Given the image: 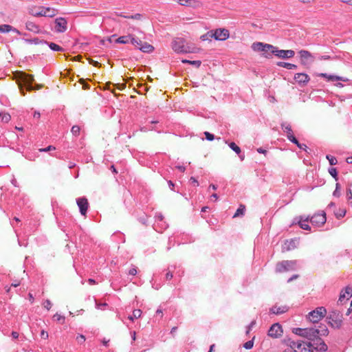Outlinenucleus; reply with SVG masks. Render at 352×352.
I'll use <instances>...</instances> for the list:
<instances>
[{
  "label": "nucleus",
  "instance_id": "38",
  "mask_svg": "<svg viewBox=\"0 0 352 352\" xmlns=\"http://www.w3.org/2000/svg\"><path fill=\"white\" fill-rule=\"evenodd\" d=\"M230 148L233 150L236 154H239L241 150L234 142H231L229 144Z\"/></svg>",
  "mask_w": 352,
  "mask_h": 352
},
{
  "label": "nucleus",
  "instance_id": "64",
  "mask_svg": "<svg viewBox=\"0 0 352 352\" xmlns=\"http://www.w3.org/2000/svg\"><path fill=\"white\" fill-rule=\"evenodd\" d=\"M28 296H29V300L31 302V303H33L34 298L32 294L31 293H29Z\"/></svg>",
  "mask_w": 352,
  "mask_h": 352
},
{
  "label": "nucleus",
  "instance_id": "20",
  "mask_svg": "<svg viewBox=\"0 0 352 352\" xmlns=\"http://www.w3.org/2000/svg\"><path fill=\"white\" fill-rule=\"evenodd\" d=\"M309 220H310L309 217L300 216L298 217V224L303 230H311V227L308 224Z\"/></svg>",
  "mask_w": 352,
  "mask_h": 352
},
{
  "label": "nucleus",
  "instance_id": "44",
  "mask_svg": "<svg viewBox=\"0 0 352 352\" xmlns=\"http://www.w3.org/2000/svg\"><path fill=\"white\" fill-rule=\"evenodd\" d=\"M204 135L206 136V138L209 141H212L214 139V135L208 131H205Z\"/></svg>",
  "mask_w": 352,
  "mask_h": 352
},
{
  "label": "nucleus",
  "instance_id": "51",
  "mask_svg": "<svg viewBox=\"0 0 352 352\" xmlns=\"http://www.w3.org/2000/svg\"><path fill=\"white\" fill-rule=\"evenodd\" d=\"M79 343H83L85 341V337L83 335H80L76 338Z\"/></svg>",
  "mask_w": 352,
  "mask_h": 352
},
{
  "label": "nucleus",
  "instance_id": "50",
  "mask_svg": "<svg viewBox=\"0 0 352 352\" xmlns=\"http://www.w3.org/2000/svg\"><path fill=\"white\" fill-rule=\"evenodd\" d=\"M48 333L47 331H45V330H42L41 332V338L43 339H47L48 338Z\"/></svg>",
  "mask_w": 352,
  "mask_h": 352
},
{
  "label": "nucleus",
  "instance_id": "36",
  "mask_svg": "<svg viewBox=\"0 0 352 352\" xmlns=\"http://www.w3.org/2000/svg\"><path fill=\"white\" fill-rule=\"evenodd\" d=\"M183 63H188L192 65H195L196 67H199L201 65V62L200 60H189L186 59H183L182 60Z\"/></svg>",
  "mask_w": 352,
  "mask_h": 352
},
{
  "label": "nucleus",
  "instance_id": "30",
  "mask_svg": "<svg viewBox=\"0 0 352 352\" xmlns=\"http://www.w3.org/2000/svg\"><path fill=\"white\" fill-rule=\"evenodd\" d=\"M130 36H131V34L120 36L116 40V42L118 43H122V44L128 43L129 40L131 39Z\"/></svg>",
  "mask_w": 352,
  "mask_h": 352
},
{
  "label": "nucleus",
  "instance_id": "10",
  "mask_svg": "<svg viewBox=\"0 0 352 352\" xmlns=\"http://www.w3.org/2000/svg\"><path fill=\"white\" fill-rule=\"evenodd\" d=\"M212 38L217 41H226L229 38L230 33L227 29L219 28L211 30Z\"/></svg>",
  "mask_w": 352,
  "mask_h": 352
},
{
  "label": "nucleus",
  "instance_id": "14",
  "mask_svg": "<svg viewBox=\"0 0 352 352\" xmlns=\"http://www.w3.org/2000/svg\"><path fill=\"white\" fill-rule=\"evenodd\" d=\"M282 327L278 323L272 324L268 331V335L272 338H278L282 335Z\"/></svg>",
  "mask_w": 352,
  "mask_h": 352
},
{
  "label": "nucleus",
  "instance_id": "41",
  "mask_svg": "<svg viewBox=\"0 0 352 352\" xmlns=\"http://www.w3.org/2000/svg\"><path fill=\"white\" fill-rule=\"evenodd\" d=\"M202 41H210L211 38H212V32L211 31L208 32L206 34H203L201 38Z\"/></svg>",
  "mask_w": 352,
  "mask_h": 352
},
{
  "label": "nucleus",
  "instance_id": "57",
  "mask_svg": "<svg viewBox=\"0 0 352 352\" xmlns=\"http://www.w3.org/2000/svg\"><path fill=\"white\" fill-rule=\"evenodd\" d=\"M339 188H340V185L338 184H336V190L334 191L333 192V195H336V196H339Z\"/></svg>",
  "mask_w": 352,
  "mask_h": 352
},
{
  "label": "nucleus",
  "instance_id": "63",
  "mask_svg": "<svg viewBox=\"0 0 352 352\" xmlns=\"http://www.w3.org/2000/svg\"><path fill=\"white\" fill-rule=\"evenodd\" d=\"M81 81H82V84H83V89H89L88 84L85 83V82H84V80H82H82H81Z\"/></svg>",
  "mask_w": 352,
  "mask_h": 352
},
{
  "label": "nucleus",
  "instance_id": "52",
  "mask_svg": "<svg viewBox=\"0 0 352 352\" xmlns=\"http://www.w3.org/2000/svg\"><path fill=\"white\" fill-rule=\"evenodd\" d=\"M346 214V210H342L340 211V212L339 213H336V215L338 218H340V217H344Z\"/></svg>",
  "mask_w": 352,
  "mask_h": 352
},
{
  "label": "nucleus",
  "instance_id": "49",
  "mask_svg": "<svg viewBox=\"0 0 352 352\" xmlns=\"http://www.w3.org/2000/svg\"><path fill=\"white\" fill-rule=\"evenodd\" d=\"M329 173H330V175H331V176H333L334 178H336V176H337V170H336V168H330V169L329 170Z\"/></svg>",
  "mask_w": 352,
  "mask_h": 352
},
{
  "label": "nucleus",
  "instance_id": "21",
  "mask_svg": "<svg viewBox=\"0 0 352 352\" xmlns=\"http://www.w3.org/2000/svg\"><path fill=\"white\" fill-rule=\"evenodd\" d=\"M300 63L302 65H305L307 63V60L312 57L311 54L307 50H302L299 52Z\"/></svg>",
  "mask_w": 352,
  "mask_h": 352
},
{
  "label": "nucleus",
  "instance_id": "53",
  "mask_svg": "<svg viewBox=\"0 0 352 352\" xmlns=\"http://www.w3.org/2000/svg\"><path fill=\"white\" fill-rule=\"evenodd\" d=\"M173 277V273L170 272V271H168L166 274V278L167 280H170L172 279Z\"/></svg>",
  "mask_w": 352,
  "mask_h": 352
},
{
  "label": "nucleus",
  "instance_id": "7",
  "mask_svg": "<svg viewBox=\"0 0 352 352\" xmlns=\"http://www.w3.org/2000/svg\"><path fill=\"white\" fill-rule=\"evenodd\" d=\"M327 313L325 307H318L308 314L307 319L313 323H316L321 320L326 316Z\"/></svg>",
  "mask_w": 352,
  "mask_h": 352
},
{
  "label": "nucleus",
  "instance_id": "59",
  "mask_svg": "<svg viewBox=\"0 0 352 352\" xmlns=\"http://www.w3.org/2000/svg\"><path fill=\"white\" fill-rule=\"evenodd\" d=\"M89 63L92 64L94 66H98L99 65V63L98 61H95L90 58L89 59Z\"/></svg>",
  "mask_w": 352,
  "mask_h": 352
},
{
  "label": "nucleus",
  "instance_id": "60",
  "mask_svg": "<svg viewBox=\"0 0 352 352\" xmlns=\"http://www.w3.org/2000/svg\"><path fill=\"white\" fill-rule=\"evenodd\" d=\"M285 131L287 132L288 135H292V129L290 126H286Z\"/></svg>",
  "mask_w": 352,
  "mask_h": 352
},
{
  "label": "nucleus",
  "instance_id": "58",
  "mask_svg": "<svg viewBox=\"0 0 352 352\" xmlns=\"http://www.w3.org/2000/svg\"><path fill=\"white\" fill-rule=\"evenodd\" d=\"M190 181L192 182V184H194L195 186H199V182H197V180L195 177H190Z\"/></svg>",
  "mask_w": 352,
  "mask_h": 352
},
{
  "label": "nucleus",
  "instance_id": "24",
  "mask_svg": "<svg viewBox=\"0 0 352 352\" xmlns=\"http://www.w3.org/2000/svg\"><path fill=\"white\" fill-rule=\"evenodd\" d=\"M319 76L324 78L327 79L329 81H336V80H342V81H346V79H345L343 77L338 76H334V75H328L325 73H321L318 74Z\"/></svg>",
  "mask_w": 352,
  "mask_h": 352
},
{
  "label": "nucleus",
  "instance_id": "15",
  "mask_svg": "<svg viewBox=\"0 0 352 352\" xmlns=\"http://www.w3.org/2000/svg\"><path fill=\"white\" fill-rule=\"evenodd\" d=\"M295 265V262L285 261H283L280 263H278L276 265V271L278 272H283L285 271H288L292 269Z\"/></svg>",
  "mask_w": 352,
  "mask_h": 352
},
{
  "label": "nucleus",
  "instance_id": "48",
  "mask_svg": "<svg viewBox=\"0 0 352 352\" xmlns=\"http://www.w3.org/2000/svg\"><path fill=\"white\" fill-rule=\"evenodd\" d=\"M347 196H348V202L352 206V191L351 189H349V190L347 191Z\"/></svg>",
  "mask_w": 352,
  "mask_h": 352
},
{
  "label": "nucleus",
  "instance_id": "54",
  "mask_svg": "<svg viewBox=\"0 0 352 352\" xmlns=\"http://www.w3.org/2000/svg\"><path fill=\"white\" fill-rule=\"evenodd\" d=\"M129 274L135 276L137 274V269L135 267L131 268L129 270Z\"/></svg>",
  "mask_w": 352,
  "mask_h": 352
},
{
  "label": "nucleus",
  "instance_id": "4",
  "mask_svg": "<svg viewBox=\"0 0 352 352\" xmlns=\"http://www.w3.org/2000/svg\"><path fill=\"white\" fill-rule=\"evenodd\" d=\"M251 47L255 52H262L263 56L266 58H270L272 57L273 54L272 51L274 49V45L262 42L253 43Z\"/></svg>",
  "mask_w": 352,
  "mask_h": 352
},
{
  "label": "nucleus",
  "instance_id": "35",
  "mask_svg": "<svg viewBox=\"0 0 352 352\" xmlns=\"http://www.w3.org/2000/svg\"><path fill=\"white\" fill-rule=\"evenodd\" d=\"M119 16L126 18V19H135V20H141L142 19V15L138 13L135 14L134 15H130V16H126V15H123V14H119Z\"/></svg>",
  "mask_w": 352,
  "mask_h": 352
},
{
  "label": "nucleus",
  "instance_id": "6",
  "mask_svg": "<svg viewBox=\"0 0 352 352\" xmlns=\"http://www.w3.org/2000/svg\"><path fill=\"white\" fill-rule=\"evenodd\" d=\"M342 314L340 311L333 310L327 317L329 324L333 328L339 329L342 324Z\"/></svg>",
  "mask_w": 352,
  "mask_h": 352
},
{
  "label": "nucleus",
  "instance_id": "40",
  "mask_svg": "<svg viewBox=\"0 0 352 352\" xmlns=\"http://www.w3.org/2000/svg\"><path fill=\"white\" fill-rule=\"evenodd\" d=\"M80 128L78 125H74L72 126L71 132L75 136H78L80 134Z\"/></svg>",
  "mask_w": 352,
  "mask_h": 352
},
{
  "label": "nucleus",
  "instance_id": "34",
  "mask_svg": "<svg viewBox=\"0 0 352 352\" xmlns=\"http://www.w3.org/2000/svg\"><path fill=\"white\" fill-rule=\"evenodd\" d=\"M49 47L53 51H56V52H63V47H61L60 46H59L58 45H57L54 43H50L49 44Z\"/></svg>",
  "mask_w": 352,
  "mask_h": 352
},
{
  "label": "nucleus",
  "instance_id": "16",
  "mask_svg": "<svg viewBox=\"0 0 352 352\" xmlns=\"http://www.w3.org/2000/svg\"><path fill=\"white\" fill-rule=\"evenodd\" d=\"M294 79L299 85H305L310 80L309 76L305 73H297L294 75Z\"/></svg>",
  "mask_w": 352,
  "mask_h": 352
},
{
  "label": "nucleus",
  "instance_id": "56",
  "mask_svg": "<svg viewBox=\"0 0 352 352\" xmlns=\"http://www.w3.org/2000/svg\"><path fill=\"white\" fill-rule=\"evenodd\" d=\"M341 2L352 6V0H340Z\"/></svg>",
  "mask_w": 352,
  "mask_h": 352
},
{
  "label": "nucleus",
  "instance_id": "46",
  "mask_svg": "<svg viewBox=\"0 0 352 352\" xmlns=\"http://www.w3.org/2000/svg\"><path fill=\"white\" fill-rule=\"evenodd\" d=\"M55 149H56V148L54 146L50 145L45 148H40L38 151L40 152H47V151H54Z\"/></svg>",
  "mask_w": 352,
  "mask_h": 352
},
{
  "label": "nucleus",
  "instance_id": "19",
  "mask_svg": "<svg viewBox=\"0 0 352 352\" xmlns=\"http://www.w3.org/2000/svg\"><path fill=\"white\" fill-rule=\"evenodd\" d=\"M317 342H314L312 344L314 345V351H326L328 349L327 345L324 343V341H322L321 339H316Z\"/></svg>",
  "mask_w": 352,
  "mask_h": 352
},
{
  "label": "nucleus",
  "instance_id": "45",
  "mask_svg": "<svg viewBox=\"0 0 352 352\" xmlns=\"http://www.w3.org/2000/svg\"><path fill=\"white\" fill-rule=\"evenodd\" d=\"M25 42L30 43V44H38L41 41L38 38H35L34 39H26Z\"/></svg>",
  "mask_w": 352,
  "mask_h": 352
},
{
  "label": "nucleus",
  "instance_id": "12",
  "mask_svg": "<svg viewBox=\"0 0 352 352\" xmlns=\"http://www.w3.org/2000/svg\"><path fill=\"white\" fill-rule=\"evenodd\" d=\"M326 220V214L324 212L321 214H315L310 218L311 224L318 227L324 225Z\"/></svg>",
  "mask_w": 352,
  "mask_h": 352
},
{
  "label": "nucleus",
  "instance_id": "27",
  "mask_svg": "<svg viewBox=\"0 0 352 352\" xmlns=\"http://www.w3.org/2000/svg\"><path fill=\"white\" fill-rule=\"evenodd\" d=\"M317 332L318 333V337L319 336H326L329 333V330L326 325L321 324L319 326L318 329H316Z\"/></svg>",
  "mask_w": 352,
  "mask_h": 352
},
{
  "label": "nucleus",
  "instance_id": "22",
  "mask_svg": "<svg viewBox=\"0 0 352 352\" xmlns=\"http://www.w3.org/2000/svg\"><path fill=\"white\" fill-rule=\"evenodd\" d=\"M10 32H13L17 34H21L19 30L10 25L3 24L0 25V33H8Z\"/></svg>",
  "mask_w": 352,
  "mask_h": 352
},
{
  "label": "nucleus",
  "instance_id": "9",
  "mask_svg": "<svg viewBox=\"0 0 352 352\" xmlns=\"http://www.w3.org/2000/svg\"><path fill=\"white\" fill-rule=\"evenodd\" d=\"M272 54L279 58L286 59L293 58L295 55V52L292 50H279L277 47L274 46Z\"/></svg>",
  "mask_w": 352,
  "mask_h": 352
},
{
  "label": "nucleus",
  "instance_id": "55",
  "mask_svg": "<svg viewBox=\"0 0 352 352\" xmlns=\"http://www.w3.org/2000/svg\"><path fill=\"white\" fill-rule=\"evenodd\" d=\"M316 0H298L300 3H305V4H309L314 3Z\"/></svg>",
  "mask_w": 352,
  "mask_h": 352
},
{
  "label": "nucleus",
  "instance_id": "47",
  "mask_svg": "<svg viewBox=\"0 0 352 352\" xmlns=\"http://www.w3.org/2000/svg\"><path fill=\"white\" fill-rule=\"evenodd\" d=\"M52 306V304L51 302V301L50 300H46L44 302H43V307L47 309V310H50L51 309Z\"/></svg>",
  "mask_w": 352,
  "mask_h": 352
},
{
  "label": "nucleus",
  "instance_id": "39",
  "mask_svg": "<svg viewBox=\"0 0 352 352\" xmlns=\"http://www.w3.org/2000/svg\"><path fill=\"white\" fill-rule=\"evenodd\" d=\"M53 318L60 324H63L65 320L64 316L57 313L54 315Z\"/></svg>",
  "mask_w": 352,
  "mask_h": 352
},
{
  "label": "nucleus",
  "instance_id": "37",
  "mask_svg": "<svg viewBox=\"0 0 352 352\" xmlns=\"http://www.w3.org/2000/svg\"><path fill=\"white\" fill-rule=\"evenodd\" d=\"M0 117L1 120L6 123H8L11 119L10 115L8 113H0Z\"/></svg>",
  "mask_w": 352,
  "mask_h": 352
},
{
  "label": "nucleus",
  "instance_id": "5",
  "mask_svg": "<svg viewBox=\"0 0 352 352\" xmlns=\"http://www.w3.org/2000/svg\"><path fill=\"white\" fill-rule=\"evenodd\" d=\"M289 346L293 352H314V345L310 342L292 340L290 341Z\"/></svg>",
  "mask_w": 352,
  "mask_h": 352
},
{
  "label": "nucleus",
  "instance_id": "33",
  "mask_svg": "<svg viewBox=\"0 0 352 352\" xmlns=\"http://www.w3.org/2000/svg\"><path fill=\"white\" fill-rule=\"evenodd\" d=\"M245 206L244 205L241 204L239 208L236 210L235 214L233 216V218L237 217L239 215H243L245 212Z\"/></svg>",
  "mask_w": 352,
  "mask_h": 352
},
{
  "label": "nucleus",
  "instance_id": "23",
  "mask_svg": "<svg viewBox=\"0 0 352 352\" xmlns=\"http://www.w3.org/2000/svg\"><path fill=\"white\" fill-rule=\"evenodd\" d=\"M25 28L28 30L32 32L35 34H39L41 32V29L38 25L35 23L28 21L25 23Z\"/></svg>",
  "mask_w": 352,
  "mask_h": 352
},
{
  "label": "nucleus",
  "instance_id": "29",
  "mask_svg": "<svg viewBox=\"0 0 352 352\" xmlns=\"http://www.w3.org/2000/svg\"><path fill=\"white\" fill-rule=\"evenodd\" d=\"M277 65L279 67H285L288 69H294L297 68V65L285 62H278Z\"/></svg>",
  "mask_w": 352,
  "mask_h": 352
},
{
  "label": "nucleus",
  "instance_id": "2",
  "mask_svg": "<svg viewBox=\"0 0 352 352\" xmlns=\"http://www.w3.org/2000/svg\"><path fill=\"white\" fill-rule=\"evenodd\" d=\"M30 14L38 17L46 16L52 18L58 13V10L54 8L44 7V6H34L29 10Z\"/></svg>",
  "mask_w": 352,
  "mask_h": 352
},
{
  "label": "nucleus",
  "instance_id": "1",
  "mask_svg": "<svg viewBox=\"0 0 352 352\" xmlns=\"http://www.w3.org/2000/svg\"><path fill=\"white\" fill-rule=\"evenodd\" d=\"M14 76L18 83L20 91L23 96L25 95L23 90V86H25L26 89L29 91L32 90H38L43 87V85L41 84L33 87L32 83L34 79V76L31 74H28L23 72H18L14 74Z\"/></svg>",
  "mask_w": 352,
  "mask_h": 352
},
{
  "label": "nucleus",
  "instance_id": "43",
  "mask_svg": "<svg viewBox=\"0 0 352 352\" xmlns=\"http://www.w3.org/2000/svg\"><path fill=\"white\" fill-rule=\"evenodd\" d=\"M327 159L329 160L331 165H335L337 164L336 158L332 155H327Z\"/></svg>",
  "mask_w": 352,
  "mask_h": 352
},
{
  "label": "nucleus",
  "instance_id": "18",
  "mask_svg": "<svg viewBox=\"0 0 352 352\" xmlns=\"http://www.w3.org/2000/svg\"><path fill=\"white\" fill-rule=\"evenodd\" d=\"M352 297V287L346 286L343 290L341 291L339 301L347 300Z\"/></svg>",
  "mask_w": 352,
  "mask_h": 352
},
{
  "label": "nucleus",
  "instance_id": "17",
  "mask_svg": "<svg viewBox=\"0 0 352 352\" xmlns=\"http://www.w3.org/2000/svg\"><path fill=\"white\" fill-rule=\"evenodd\" d=\"M181 6L191 7L194 8H200L201 2L198 0H176Z\"/></svg>",
  "mask_w": 352,
  "mask_h": 352
},
{
  "label": "nucleus",
  "instance_id": "32",
  "mask_svg": "<svg viewBox=\"0 0 352 352\" xmlns=\"http://www.w3.org/2000/svg\"><path fill=\"white\" fill-rule=\"evenodd\" d=\"M130 37L131 43L139 49V47L142 45V42L140 39L135 38L133 35L130 36Z\"/></svg>",
  "mask_w": 352,
  "mask_h": 352
},
{
  "label": "nucleus",
  "instance_id": "61",
  "mask_svg": "<svg viewBox=\"0 0 352 352\" xmlns=\"http://www.w3.org/2000/svg\"><path fill=\"white\" fill-rule=\"evenodd\" d=\"M12 336L13 337V338L16 339L19 338V333L16 331H12Z\"/></svg>",
  "mask_w": 352,
  "mask_h": 352
},
{
  "label": "nucleus",
  "instance_id": "8",
  "mask_svg": "<svg viewBox=\"0 0 352 352\" xmlns=\"http://www.w3.org/2000/svg\"><path fill=\"white\" fill-rule=\"evenodd\" d=\"M296 333L313 341L318 338V333L316 329L314 328H298L296 329Z\"/></svg>",
  "mask_w": 352,
  "mask_h": 352
},
{
  "label": "nucleus",
  "instance_id": "42",
  "mask_svg": "<svg viewBox=\"0 0 352 352\" xmlns=\"http://www.w3.org/2000/svg\"><path fill=\"white\" fill-rule=\"evenodd\" d=\"M253 346H254V338L251 340L246 342L243 344V347L247 350H250V349H252Z\"/></svg>",
  "mask_w": 352,
  "mask_h": 352
},
{
  "label": "nucleus",
  "instance_id": "3",
  "mask_svg": "<svg viewBox=\"0 0 352 352\" xmlns=\"http://www.w3.org/2000/svg\"><path fill=\"white\" fill-rule=\"evenodd\" d=\"M172 49L177 53H195L197 48L195 46H189L186 41L182 38H177L173 41Z\"/></svg>",
  "mask_w": 352,
  "mask_h": 352
},
{
  "label": "nucleus",
  "instance_id": "31",
  "mask_svg": "<svg viewBox=\"0 0 352 352\" xmlns=\"http://www.w3.org/2000/svg\"><path fill=\"white\" fill-rule=\"evenodd\" d=\"M142 315V311L140 309H135L133 311L132 316L128 317V318L131 320H133L134 318H139Z\"/></svg>",
  "mask_w": 352,
  "mask_h": 352
},
{
  "label": "nucleus",
  "instance_id": "25",
  "mask_svg": "<svg viewBox=\"0 0 352 352\" xmlns=\"http://www.w3.org/2000/svg\"><path fill=\"white\" fill-rule=\"evenodd\" d=\"M287 311L286 306H274L271 308L270 311L274 314H281Z\"/></svg>",
  "mask_w": 352,
  "mask_h": 352
},
{
  "label": "nucleus",
  "instance_id": "26",
  "mask_svg": "<svg viewBox=\"0 0 352 352\" xmlns=\"http://www.w3.org/2000/svg\"><path fill=\"white\" fill-rule=\"evenodd\" d=\"M139 50L145 53H151L153 52L154 47L148 43H142V45L139 47Z\"/></svg>",
  "mask_w": 352,
  "mask_h": 352
},
{
  "label": "nucleus",
  "instance_id": "13",
  "mask_svg": "<svg viewBox=\"0 0 352 352\" xmlns=\"http://www.w3.org/2000/svg\"><path fill=\"white\" fill-rule=\"evenodd\" d=\"M76 204L82 215L85 216L89 208V202L87 198L80 197L76 199Z\"/></svg>",
  "mask_w": 352,
  "mask_h": 352
},
{
  "label": "nucleus",
  "instance_id": "62",
  "mask_svg": "<svg viewBox=\"0 0 352 352\" xmlns=\"http://www.w3.org/2000/svg\"><path fill=\"white\" fill-rule=\"evenodd\" d=\"M210 188H212V190H217V187L214 184H210L209 186V187H208V190L209 191Z\"/></svg>",
  "mask_w": 352,
  "mask_h": 352
},
{
  "label": "nucleus",
  "instance_id": "28",
  "mask_svg": "<svg viewBox=\"0 0 352 352\" xmlns=\"http://www.w3.org/2000/svg\"><path fill=\"white\" fill-rule=\"evenodd\" d=\"M287 138L291 142L296 144L300 148L306 150L307 146L305 144H300L298 140L293 135H287Z\"/></svg>",
  "mask_w": 352,
  "mask_h": 352
},
{
  "label": "nucleus",
  "instance_id": "11",
  "mask_svg": "<svg viewBox=\"0 0 352 352\" xmlns=\"http://www.w3.org/2000/svg\"><path fill=\"white\" fill-rule=\"evenodd\" d=\"M54 30L58 33H63L67 30V21L64 17H58L54 20Z\"/></svg>",
  "mask_w": 352,
  "mask_h": 352
}]
</instances>
